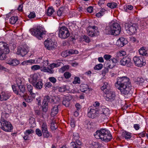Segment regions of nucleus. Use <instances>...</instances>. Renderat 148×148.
Instances as JSON below:
<instances>
[{"label": "nucleus", "mask_w": 148, "mask_h": 148, "mask_svg": "<svg viewBox=\"0 0 148 148\" xmlns=\"http://www.w3.org/2000/svg\"><path fill=\"white\" fill-rule=\"evenodd\" d=\"M115 85L120 90L121 94L124 95L128 94L131 88L130 79L127 77H118Z\"/></svg>", "instance_id": "nucleus-1"}, {"label": "nucleus", "mask_w": 148, "mask_h": 148, "mask_svg": "<svg viewBox=\"0 0 148 148\" xmlns=\"http://www.w3.org/2000/svg\"><path fill=\"white\" fill-rule=\"evenodd\" d=\"M95 137L105 142L110 141L112 138V136L109 131L106 129H101L97 130L94 134Z\"/></svg>", "instance_id": "nucleus-2"}, {"label": "nucleus", "mask_w": 148, "mask_h": 148, "mask_svg": "<svg viewBox=\"0 0 148 148\" xmlns=\"http://www.w3.org/2000/svg\"><path fill=\"white\" fill-rule=\"evenodd\" d=\"M121 31L120 25L117 23H112L110 26H107L105 29L107 34H112L114 35L119 34Z\"/></svg>", "instance_id": "nucleus-3"}, {"label": "nucleus", "mask_w": 148, "mask_h": 148, "mask_svg": "<svg viewBox=\"0 0 148 148\" xmlns=\"http://www.w3.org/2000/svg\"><path fill=\"white\" fill-rule=\"evenodd\" d=\"M6 115L5 113H2L0 120V126L1 128L7 132H10L12 130L13 127L10 122L5 120L4 118Z\"/></svg>", "instance_id": "nucleus-4"}, {"label": "nucleus", "mask_w": 148, "mask_h": 148, "mask_svg": "<svg viewBox=\"0 0 148 148\" xmlns=\"http://www.w3.org/2000/svg\"><path fill=\"white\" fill-rule=\"evenodd\" d=\"M8 45L3 42H0V60H4L6 58V54L8 53L9 49Z\"/></svg>", "instance_id": "nucleus-5"}, {"label": "nucleus", "mask_w": 148, "mask_h": 148, "mask_svg": "<svg viewBox=\"0 0 148 148\" xmlns=\"http://www.w3.org/2000/svg\"><path fill=\"white\" fill-rule=\"evenodd\" d=\"M31 31L32 35L40 39L43 37V36L46 34V32L43 28L40 27H38L35 29H32Z\"/></svg>", "instance_id": "nucleus-6"}, {"label": "nucleus", "mask_w": 148, "mask_h": 148, "mask_svg": "<svg viewBox=\"0 0 148 148\" xmlns=\"http://www.w3.org/2000/svg\"><path fill=\"white\" fill-rule=\"evenodd\" d=\"M125 27L127 33L131 35L136 32L138 28V25L136 23H127L125 24Z\"/></svg>", "instance_id": "nucleus-7"}, {"label": "nucleus", "mask_w": 148, "mask_h": 148, "mask_svg": "<svg viewBox=\"0 0 148 148\" xmlns=\"http://www.w3.org/2000/svg\"><path fill=\"white\" fill-rule=\"evenodd\" d=\"M69 35V31L66 27L63 26L60 28L58 33V36L60 38L65 39L68 37Z\"/></svg>", "instance_id": "nucleus-8"}, {"label": "nucleus", "mask_w": 148, "mask_h": 148, "mask_svg": "<svg viewBox=\"0 0 148 148\" xmlns=\"http://www.w3.org/2000/svg\"><path fill=\"white\" fill-rule=\"evenodd\" d=\"M28 51V47L26 45H24L18 47L16 54L23 56L27 54Z\"/></svg>", "instance_id": "nucleus-9"}, {"label": "nucleus", "mask_w": 148, "mask_h": 148, "mask_svg": "<svg viewBox=\"0 0 148 148\" xmlns=\"http://www.w3.org/2000/svg\"><path fill=\"white\" fill-rule=\"evenodd\" d=\"M44 43L45 47L49 50L54 49L56 46L55 42L51 39H47L45 40Z\"/></svg>", "instance_id": "nucleus-10"}, {"label": "nucleus", "mask_w": 148, "mask_h": 148, "mask_svg": "<svg viewBox=\"0 0 148 148\" xmlns=\"http://www.w3.org/2000/svg\"><path fill=\"white\" fill-rule=\"evenodd\" d=\"M133 60L135 65L138 67H142L145 64L142 57L135 56L133 57Z\"/></svg>", "instance_id": "nucleus-11"}, {"label": "nucleus", "mask_w": 148, "mask_h": 148, "mask_svg": "<svg viewBox=\"0 0 148 148\" xmlns=\"http://www.w3.org/2000/svg\"><path fill=\"white\" fill-rule=\"evenodd\" d=\"M88 34L93 37L97 35L98 33V28L95 26H90L87 29Z\"/></svg>", "instance_id": "nucleus-12"}, {"label": "nucleus", "mask_w": 148, "mask_h": 148, "mask_svg": "<svg viewBox=\"0 0 148 148\" xmlns=\"http://www.w3.org/2000/svg\"><path fill=\"white\" fill-rule=\"evenodd\" d=\"M105 94L106 95L105 99L108 101H112L114 99L115 95L114 92L110 90L105 91Z\"/></svg>", "instance_id": "nucleus-13"}, {"label": "nucleus", "mask_w": 148, "mask_h": 148, "mask_svg": "<svg viewBox=\"0 0 148 148\" xmlns=\"http://www.w3.org/2000/svg\"><path fill=\"white\" fill-rule=\"evenodd\" d=\"M99 114V109H90L88 112V116L89 117L93 119L97 117Z\"/></svg>", "instance_id": "nucleus-14"}, {"label": "nucleus", "mask_w": 148, "mask_h": 148, "mask_svg": "<svg viewBox=\"0 0 148 148\" xmlns=\"http://www.w3.org/2000/svg\"><path fill=\"white\" fill-rule=\"evenodd\" d=\"M78 51L73 49H70L63 51L61 53V55L63 57H66L73 54L78 53Z\"/></svg>", "instance_id": "nucleus-15"}, {"label": "nucleus", "mask_w": 148, "mask_h": 148, "mask_svg": "<svg viewBox=\"0 0 148 148\" xmlns=\"http://www.w3.org/2000/svg\"><path fill=\"white\" fill-rule=\"evenodd\" d=\"M131 62V60L130 58L128 56H125L121 60L120 64L123 66L126 65L129 66Z\"/></svg>", "instance_id": "nucleus-16"}, {"label": "nucleus", "mask_w": 148, "mask_h": 148, "mask_svg": "<svg viewBox=\"0 0 148 148\" xmlns=\"http://www.w3.org/2000/svg\"><path fill=\"white\" fill-rule=\"evenodd\" d=\"M127 43V40L123 38H120L117 41L116 44L119 47H123Z\"/></svg>", "instance_id": "nucleus-17"}, {"label": "nucleus", "mask_w": 148, "mask_h": 148, "mask_svg": "<svg viewBox=\"0 0 148 148\" xmlns=\"http://www.w3.org/2000/svg\"><path fill=\"white\" fill-rule=\"evenodd\" d=\"M10 96L9 93L2 91L0 94V100L1 101H6L9 98Z\"/></svg>", "instance_id": "nucleus-18"}, {"label": "nucleus", "mask_w": 148, "mask_h": 148, "mask_svg": "<svg viewBox=\"0 0 148 148\" xmlns=\"http://www.w3.org/2000/svg\"><path fill=\"white\" fill-rule=\"evenodd\" d=\"M99 114L101 115H103V118H105L106 116H107L109 114V110L107 108H100L99 109Z\"/></svg>", "instance_id": "nucleus-19"}, {"label": "nucleus", "mask_w": 148, "mask_h": 148, "mask_svg": "<svg viewBox=\"0 0 148 148\" xmlns=\"http://www.w3.org/2000/svg\"><path fill=\"white\" fill-rule=\"evenodd\" d=\"M19 90H18L17 95L21 97H24L25 92V88L23 85L18 86Z\"/></svg>", "instance_id": "nucleus-20"}, {"label": "nucleus", "mask_w": 148, "mask_h": 148, "mask_svg": "<svg viewBox=\"0 0 148 148\" xmlns=\"http://www.w3.org/2000/svg\"><path fill=\"white\" fill-rule=\"evenodd\" d=\"M6 63L11 66H16L19 64V61L16 59H10L7 60Z\"/></svg>", "instance_id": "nucleus-21"}, {"label": "nucleus", "mask_w": 148, "mask_h": 148, "mask_svg": "<svg viewBox=\"0 0 148 148\" xmlns=\"http://www.w3.org/2000/svg\"><path fill=\"white\" fill-rule=\"evenodd\" d=\"M90 145L92 148H104L102 144L98 142H93Z\"/></svg>", "instance_id": "nucleus-22"}, {"label": "nucleus", "mask_w": 148, "mask_h": 148, "mask_svg": "<svg viewBox=\"0 0 148 148\" xmlns=\"http://www.w3.org/2000/svg\"><path fill=\"white\" fill-rule=\"evenodd\" d=\"M80 90L82 92H84L87 90H88L89 91H91L92 90V89L89 88L88 86L86 84H82L80 86Z\"/></svg>", "instance_id": "nucleus-23"}, {"label": "nucleus", "mask_w": 148, "mask_h": 148, "mask_svg": "<svg viewBox=\"0 0 148 148\" xmlns=\"http://www.w3.org/2000/svg\"><path fill=\"white\" fill-rule=\"evenodd\" d=\"M38 75L35 73L31 75V80L33 84H36L39 78Z\"/></svg>", "instance_id": "nucleus-24"}, {"label": "nucleus", "mask_w": 148, "mask_h": 148, "mask_svg": "<svg viewBox=\"0 0 148 148\" xmlns=\"http://www.w3.org/2000/svg\"><path fill=\"white\" fill-rule=\"evenodd\" d=\"M58 105L54 106L51 110V114L52 116H55L58 112Z\"/></svg>", "instance_id": "nucleus-25"}, {"label": "nucleus", "mask_w": 148, "mask_h": 148, "mask_svg": "<svg viewBox=\"0 0 148 148\" xmlns=\"http://www.w3.org/2000/svg\"><path fill=\"white\" fill-rule=\"evenodd\" d=\"M122 136L126 139H130L132 137L131 133L127 131L123 132L122 133Z\"/></svg>", "instance_id": "nucleus-26"}, {"label": "nucleus", "mask_w": 148, "mask_h": 148, "mask_svg": "<svg viewBox=\"0 0 148 148\" xmlns=\"http://www.w3.org/2000/svg\"><path fill=\"white\" fill-rule=\"evenodd\" d=\"M60 101V99L58 97H52L51 99V103H58Z\"/></svg>", "instance_id": "nucleus-27"}, {"label": "nucleus", "mask_w": 148, "mask_h": 148, "mask_svg": "<svg viewBox=\"0 0 148 148\" xmlns=\"http://www.w3.org/2000/svg\"><path fill=\"white\" fill-rule=\"evenodd\" d=\"M110 85L106 82H104L102 84V85L101 87V89L102 90H104L105 89H106V90H109L108 89L109 88Z\"/></svg>", "instance_id": "nucleus-28"}, {"label": "nucleus", "mask_w": 148, "mask_h": 148, "mask_svg": "<svg viewBox=\"0 0 148 148\" xmlns=\"http://www.w3.org/2000/svg\"><path fill=\"white\" fill-rule=\"evenodd\" d=\"M54 12V10L52 7L49 8L47 12V14L49 16H51L53 14Z\"/></svg>", "instance_id": "nucleus-29"}, {"label": "nucleus", "mask_w": 148, "mask_h": 148, "mask_svg": "<svg viewBox=\"0 0 148 148\" xmlns=\"http://www.w3.org/2000/svg\"><path fill=\"white\" fill-rule=\"evenodd\" d=\"M33 85H35L36 88L38 89L41 88L42 87L43 84L41 81H39L36 84H33Z\"/></svg>", "instance_id": "nucleus-30"}, {"label": "nucleus", "mask_w": 148, "mask_h": 148, "mask_svg": "<svg viewBox=\"0 0 148 148\" xmlns=\"http://www.w3.org/2000/svg\"><path fill=\"white\" fill-rule=\"evenodd\" d=\"M139 52L140 54L143 56H146L147 54L146 50L143 47L139 49Z\"/></svg>", "instance_id": "nucleus-31"}, {"label": "nucleus", "mask_w": 148, "mask_h": 148, "mask_svg": "<svg viewBox=\"0 0 148 148\" xmlns=\"http://www.w3.org/2000/svg\"><path fill=\"white\" fill-rule=\"evenodd\" d=\"M107 6L110 8L113 9L116 8L117 6V5L116 3L113 2L108 3L107 4Z\"/></svg>", "instance_id": "nucleus-32"}, {"label": "nucleus", "mask_w": 148, "mask_h": 148, "mask_svg": "<svg viewBox=\"0 0 148 148\" xmlns=\"http://www.w3.org/2000/svg\"><path fill=\"white\" fill-rule=\"evenodd\" d=\"M105 11L104 9H102L98 13L96 14V16L99 18L100 17L104 14V12Z\"/></svg>", "instance_id": "nucleus-33"}, {"label": "nucleus", "mask_w": 148, "mask_h": 148, "mask_svg": "<svg viewBox=\"0 0 148 148\" xmlns=\"http://www.w3.org/2000/svg\"><path fill=\"white\" fill-rule=\"evenodd\" d=\"M18 20L17 17L12 16L10 19V22L11 24H15Z\"/></svg>", "instance_id": "nucleus-34"}, {"label": "nucleus", "mask_w": 148, "mask_h": 148, "mask_svg": "<svg viewBox=\"0 0 148 148\" xmlns=\"http://www.w3.org/2000/svg\"><path fill=\"white\" fill-rule=\"evenodd\" d=\"M126 55V52L123 51H121L118 52L116 55L118 57H119L125 56Z\"/></svg>", "instance_id": "nucleus-35"}, {"label": "nucleus", "mask_w": 148, "mask_h": 148, "mask_svg": "<svg viewBox=\"0 0 148 148\" xmlns=\"http://www.w3.org/2000/svg\"><path fill=\"white\" fill-rule=\"evenodd\" d=\"M51 98H50L49 96L48 95H47L45 96L44 97V99L43 100L42 103H47L48 104V103L49 102H51Z\"/></svg>", "instance_id": "nucleus-36"}, {"label": "nucleus", "mask_w": 148, "mask_h": 148, "mask_svg": "<svg viewBox=\"0 0 148 148\" xmlns=\"http://www.w3.org/2000/svg\"><path fill=\"white\" fill-rule=\"evenodd\" d=\"M42 70L44 72H48L50 73H53V70L49 69L48 67L47 68L45 67L43 68Z\"/></svg>", "instance_id": "nucleus-37"}, {"label": "nucleus", "mask_w": 148, "mask_h": 148, "mask_svg": "<svg viewBox=\"0 0 148 148\" xmlns=\"http://www.w3.org/2000/svg\"><path fill=\"white\" fill-rule=\"evenodd\" d=\"M42 110L44 112H46L47 111L48 104L47 103H42Z\"/></svg>", "instance_id": "nucleus-38"}, {"label": "nucleus", "mask_w": 148, "mask_h": 148, "mask_svg": "<svg viewBox=\"0 0 148 148\" xmlns=\"http://www.w3.org/2000/svg\"><path fill=\"white\" fill-rule=\"evenodd\" d=\"M61 64L62 63L61 62H58L57 64L53 63L50 64L49 66L51 68V70L55 67H57L60 66Z\"/></svg>", "instance_id": "nucleus-39"}, {"label": "nucleus", "mask_w": 148, "mask_h": 148, "mask_svg": "<svg viewBox=\"0 0 148 148\" xmlns=\"http://www.w3.org/2000/svg\"><path fill=\"white\" fill-rule=\"evenodd\" d=\"M57 128V126L54 122L51 123V128L52 130H54Z\"/></svg>", "instance_id": "nucleus-40"}, {"label": "nucleus", "mask_w": 148, "mask_h": 148, "mask_svg": "<svg viewBox=\"0 0 148 148\" xmlns=\"http://www.w3.org/2000/svg\"><path fill=\"white\" fill-rule=\"evenodd\" d=\"M44 138H48L50 135L48 130L42 132Z\"/></svg>", "instance_id": "nucleus-41"}, {"label": "nucleus", "mask_w": 148, "mask_h": 148, "mask_svg": "<svg viewBox=\"0 0 148 148\" xmlns=\"http://www.w3.org/2000/svg\"><path fill=\"white\" fill-rule=\"evenodd\" d=\"M29 123L32 125V126L33 127L35 126V119L33 117L30 118L29 120Z\"/></svg>", "instance_id": "nucleus-42"}, {"label": "nucleus", "mask_w": 148, "mask_h": 148, "mask_svg": "<svg viewBox=\"0 0 148 148\" xmlns=\"http://www.w3.org/2000/svg\"><path fill=\"white\" fill-rule=\"evenodd\" d=\"M41 128L42 132L48 130L47 126L46 123H43Z\"/></svg>", "instance_id": "nucleus-43"}, {"label": "nucleus", "mask_w": 148, "mask_h": 148, "mask_svg": "<svg viewBox=\"0 0 148 148\" xmlns=\"http://www.w3.org/2000/svg\"><path fill=\"white\" fill-rule=\"evenodd\" d=\"M80 83V78L78 77H75V78L73 82V83L74 84H79Z\"/></svg>", "instance_id": "nucleus-44"}, {"label": "nucleus", "mask_w": 148, "mask_h": 148, "mask_svg": "<svg viewBox=\"0 0 148 148\" xmlns=\"http://www.w3.org/2000/svg\"><path fill=\"white\" fill-rule=\"evenodd\" d=\"M103 67V65L101 64H99L97 65L94 67L95 70H99L101 69Z\"/></svg>", "instance_id": "nucleus-45"}, {"label": "nucleus", "mask_w": 148, "mask_h": 148, "mask_svg": "<svg viewBox=\"0 0 148 148\" xmlns=\"http://www.w3.org/2000/svg\"><path fill=\"white\" fill-rule=\"evenodd\" d=\"M31 68L33 71L37 70L40 68V66L38 65H34L32 66Z\"/></svg>", "instance_id": "nucleus-46"}, {"label": "nucleus", "mask_w": 148, "mask_h": 148, "mask_svg": "<svg viewBox=\"0 0 148 148\" xmlns=\"http://www.w3.org/2000/svg\"><path fill=\"white\" fill-rule=\"evenodd\" d=\"M30 95L31 96V97H32L34 99H35V98L36 97H37V96H39V94L37 92L34 93L32 91V92L30 93Z\"/></svg>", "instance_id": "nucleus-47"}, {"label": "nucleus", "mask_w": 148, "mask_h": 148, "mask_svg": "<svg viewBox=\"0 0 148 148\" xmlns=\"http://www.w3.org/2000/svg\"><path fill=\"white\" fill-rule=\"evenodd\" d=\"M24 99L28 103H30L32 101V99L31 97L28 96L26 98L24 97Z\"/></svg>", "instance_id": "nucleus-48"}, {"label": "nucleus", "mask_w": 148, "mask_h": 148, "mask_svg": "<svg viewBox=\"0 0 148 148\" xmlns=\"http://www.w3.org/2000/svg\"><path fill=\"white\" fill-rule=\"evenodd\" d=\"M34 132V131L32 129L28 130H26L24 134L25 135H29L30 134H32Z\"/></svg>", "instance_id": "nucleus-49"}, {"label": "nucleus", "mask_w": 148, "mask_h": 148, "mask_svg": "<svg viewBox=\"0 0 148 148\" xmlns=\"http://www.w3.org/2000/svg\"><path fill=\"white\" fill-rule=\"evenodd\" d=\"M27 89L29 93L33 91V86L30 84H27Z\"/></svg>", "instance_id": "nucleus-50"}, {"label": "nucleus", "mask_w": 148, "mask_h": 148, "mask_svg": "<svg viewBox=\"0 0 148 148\" xmlns=\"http://www.w3.org/2000/svg\"><path fill=\"white\" fill-rule=\"evenodd\" d=\"M36 14L34 12H31L28 15V17L30 18H34L36 17Z\"/></svg>", "instance_id": "nucleus-51"}, {"label": "nucleus", "mask_w": 148, "mask_h": 148, "mask_svg": "<svg viewBox=\"0 0 148 148\" xmlns=\"http://www.w3.org/2000/svg\"><path fill=\"white\" fill-rule=\"evenodd\" d=\"M44 66H46L49 64L48 60L47 58H45L44 59V61L43 62Z\"/></svg>", "instance_id": "nucleus-52"}, {"label": "nucleus", "mask_w": 148, "mask_h": 148, "mask_svg": "<svg viewBox=\"0 0 148 148\" xmlns=\"http://www.w3.org/2000/svg\"><path fill=\"white\" fill-rule=\"evenodd\" d=\"M124 7L125 10L126 11H127V9L130 10H131L133 8L132 5H126Z\"/></svg>", "instance_id": "nucleus-53"}, {"label": "nucleus", "mask_w": 148, "mask_h": 148, "mask_svg": "<svg viewBox=\"0 0 148 148\" xmlns=\"http://www.w3.org/2000/svg\"><path fill=\"white\" fill-rule=\"evenodd\" d=\"M144 79L141 77H138L136 80V82H137V83L140 84V83H142L144 82Z\"/></svg>", "instance_id": "nucleus-54"}, {"label": "nucleus", "mask_w": 148, "mask_h": 148, "mask_svg": "<svg viewBox=\"0 0 148 148\" xmlns=\"http://www.w3.org/2000/svg\"><path fill=\"white\" fill-rule=\"evenodd\" d=\"M49 79L50 82L53 84H55L56 82V79L53 77H51L49 78Z\"/></svg>", "instance_id": "nucleus-55"}, {"label": "nucleus", "mask_w": 148, "mask_h": 148, "mask_svg": "<svg viewBox=\"0 0 148 148\" xmlns=\"http://www.w3.org/2000/svg\"><path fill=\"white\" fill-rule=\"evenodd\" d=\"M65 77L66 79L69 78L71 76V74L68 72H66L64 74Z\"/></svg>", "instance_id": "nucleus-56"}, {"label": "nucleus", "mask_w": 148, "mask_h": 148, "mask_svg": "<svg viewBox=\"0 0 148 148\" xmlns=\"http://www.w3.org/2000/svg\"><path fill=\"white\" fill-rule=\"evenodd\" d=\"M70 125L72 127H74L75 126V121L74 119H71V120Z\"/></svg>", "instance_id": "nucleus-57"}, {"label": "nucleus", "mask_w": 148, "mask_h": 148, "mask_svg": "<svg viewBox=\"0 0 148 148\" xmlns=\"http://www.w3.org/2000/svg\"><path fill=\"white\" fill-rule=\"evenodd\" d=\"M93 123H88L87 125V127L88 129H90L92 128L93 127Z\"/></svg>", "instance_id": "nucleus-58"}, {"label": "nucleus", "mask_w": 148, "mask_h": 148, "mask_svg": "<svg viewBox=\"0 0 148 148\" xmlns=\"http://www.w3.org/2000/svg\"><path fill=\"white\" fill-rule=\"evenodd\" d=\"M36 134L39 136H40L42 135V133L41 131L39 129H37L36 130Z\"/></svg>", "instance_id": "nucleus-59"}, {"label": "nucleus", "mask_w": 148, "mask_h": 148, "mask_svg": "<svg viewBox=\"0 0 148 148\" xmlns=\"http://www.w3.org/2000/svg\"><path fill=\"white\" fill-rule=\"evenodd\" d=\"M16 84L18 86H23V85H21L22 83V81L20 79L18 78L16 79Z\"/></svg>", "instance_id": "nucleus-60"}, {"label": "nucleus", "mask_w": 148, "mask_h": 148, "mask_svg": "<svg viewBox=\"0 0 148 148\" xmlns=\"http://www.w3.org/2000/svg\"><path fill=\"white\" fill-rule=\"evenodd\" d=\"M63 14L62 8H60L57 12V14L58 16H60Z\"/></svg>", "instance_id": "nucleus-61"}, {"label": "nucleus", "mask_w": 148, "mask_h": 148, "mask_svg": "<svg viewBox=\"0 0 148 148\" xmlns=\"http://www.w3.org/2000/svg\"><path fill=\"white\" fill-rule=\"evenodd\" d=\"M58 90L60 92H64L66 90L65 86H64L62 87H59L58 88Z\"/></svg>", "instance_id": "nucleus-62"}, {"label": "nucleus", "mask_w": 148, "mask_h": 148, "mask_svg": "<svg viewBox=\"0 0 148 148\" xmlns=\"http://www.w3.org/2000/svg\"><path fill=\"white\" fill-rule=\"evenodd\" d=\"M36 101L37 102L38 104L40 105L41 104V98L40 96H38L36 98Z\"/></svg>", "instance_id": "nucleus-63"}, {"label": "nucleus", "mask_w": 148, "mask_h": 148, "mask_svg": "<svg viewBox=\"0 0 148 148\" xmlns=\"http://www.w3.org/2000/svg\"><path fill=\"white\" fill-rule=\"evenodd\" d=\"M111 56L110 55L106 54L104 55L103 57L105 60H109L111 58Z\"/></svg>", "instance_id": "nucleus-64"}]
</instances>
